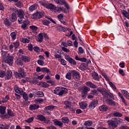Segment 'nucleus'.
<instances>
[{"label":"nucleus","mask_w":129,"mask_h":129,"mask_svg":"<svg viewBox=\"0 0 129 129\" xmlns=\"http://www.w3.org/2000/svg\"><path fill=\"white\" fill-rule=\"evenodd\" d=\"M113 99H106L105 102L110 106H115V102Z\"/></svg>","instance_id":"obj_18"},{"label":"nucleus","mask_w":129,"mask_h":129,"mask_svg":"<svg viewBox=\"0 0 129 129\" xmlns=\"http://www.w3.org/2000/svg\"><path fill=\"white\" fill-rule=\"evenodd\" d=\"M33 50L36 53H39V52H40V47H39L38 46H34L33 47Z\"/></svg>","instance_id":"obj_54"},{"label":"nucleus","mask_w":129,"mask_h":129,"mask_svg":"<svg viewBox=\"0 0 129 129\" xmlns=\"http://www.w3.org/2000/svg\"><path fill=\"white\" fill-rule=\"evenodd\" d=\"M62 51H63V52H66V53H69L70 52V50L67 48H66L64 47H61Z\"/></svg>","instance_id":"obj_58"},{"label":"nucleus","mask_w":129,"mask_h":129,"mask_svg":"<svg viewBox=\"0 0 129 129\" xmlns=\"http://www.w3.org/2000/svg\"><path fill=\"white\" fill-rule=\"evenodd\" d=\"M53 122L54 125H57L58 126H59V127H63V122H61V121L57 120V119H54Z\"/></svg>","instance_id":"obj_19"},{"label":"nucleus","mask_w":129,"mask_h":129,"mask_svg":"<svg viewBox=\"0 0 129 129\" xmlns=\"http://www.w3.org/2000/svg\"><path fill=\"white\" fill-rule=\"evenodd\" d=\"M63 104H64V108L65 109H68L70 107H71V102L69 101H65L63 102Z\"/></svg>","instance_id":"obj_27"},{"label":"nucleus","mask_w":129,"mask_h":129,"mask_svg":"<svg viewBox=\"0 0 129 129\" xmlns=\"http://www.w3.org/2000/svg\"><path fill=\"white\" fill-rule=\"evenodd\" d=\"M32 83L33 84H37V83H39V80H38V78L34 77L33 78L32 80Z\"/></svg>","instance_id":"obj_47"},{"label":"nucleus","mask_w":129,"mask_h":129,"mask_svg":"<svg viewBox=\"0 0 129 129\" xmlns=\"http://www.w3.org/2000/svg\"><path fill=\"white\" fill-rule=\"evenodd\" d=\"M69 108L70 111H71V112H72V113H75V111L76 110V108H73V107L71 106Z\"/></svg>","instance_id":"obj_61"},{"label":"nucleus","mask_w":129,"mask_h":129,"mask_svg":"<svg viewBox=\"0 0 129 129\" xmlns=\"http://www.w3.org/2000/svg\"><path fill=\"white\" fill-rule=\"evenodd\" d=\"M35 93L36 97H43L44 96V93H43L42 91H36L35 92Z\"/></svg>","instance_id":"obj_32"},{"label":"nucleus","mask_w":129,"mask_h":129,"mask_svg":"<svg viewBox=\"0 0 129 129\" xmlns=\"http://www.w3.org/2000/svg\"><path fill=\"white\" fill-rule=\"evenodd\" d=\"M78 54H85V51H84V49L82 47L80 46L78 48Z\"/></svg>","instance_id":"obj_44"},{"label":"nucleus","mask_w":129,"mask_h":129,"mask_svg":"<svg viewBox=\"0 0 129 129\" xmlns=\"http://www.w3.org/2000/svg\"><path fill=\"white\" fill-rule=\"evenodd\" d=\"M64 58L66 60H67V61H68V62H69V63L71 64V65H72V66H76V60L71 57L70 56H69V55L64 54Z\"/></svg>","instance_id":"obj_8"},{"label":"nucleus","mask_w":129,"mask_h":129,"mask_svg":"<svg viewBox=\"0 0 129 129\" xmlns=\"http://www.w3.org/2000/svg\"><path fill=\"white\" fill-rule=\"evenodd\" d=\"M99 90H100V89H97V90L94 89L93 90H91L90 92V94H92V95H97V94H98Z\"/></svg>","instance_id":"obj_36"},{"label":"nucleus","mask_w":129,"mask_h":129,"mask_svg":"<svg viewBox=\"0 0 129 129\" xmlns=\"http://www.w3.org/2000/svg\"><path fill=\"white\" fill-rule=\"evenodd\" d=\"M10 36L12 38V39L13 41H15V40H16V39H17V32H11L10 34Z\"/></svg>","instance_id":"obj_37"},{"label":"nucleus","mask_w":129,"mask_h":129,"mask_svg":"<svg viewBox=\"0 0 129 129\" xmlns=\"http://www.w3.org/2000/svg\"><path fill=\"white\" fill-rule=\"evenodd\" d=\"M121 93L123 95H124V97L126 98V99H129V93L126 91L125 90H122L121 91Z\"/></svg>","instance_id":"obj_33"},{"label":"nucleus","mask_w":129,"mask_h":129,"mask_svg":"<svg viewBox=\"0 0 129 129\" xmlns=\"http://www.w3.org/2000/svg\"><path fill=\"white\" fill-rule=\"evenodd\" d=\"M118 72L119 74H120L122 76H124V75H125V73H124V72H123V70H122V69H119Z\"/></svg>","instance_id":"obj_60"},{"label":"nucleus","mask_w":129,"mask_h":129,"mask_svg":"<svg viewBox=\"0 0 129 129\" xmlns=\"http://www.w3.org/2000/svg\"><path fill=\"white\" fill-rule=\"evenodd\" d=\"M55 108V106L49 105L44 108V110L48 111V110H52Z\"/></svg>","instance_id":"obj_38"},{"label":"nucleus","mask_w":129,"mask_h":129,"mask_svg":"<svg viewBox=\"0 0 129 129\" xmlns=\"http://www.w3.org/2000/svg\"><path fill=\"white\" fill-rule=\"evenodd\" d=\"M37 8H38V5L35 4L29 8V11L30 12H33V11L37 10Z\"/></svg>","instance_id":"obj_30"},{"label":"nucleus","mask_w":129,"mask_h":129,"mask_svg":"<svg viewBox=\"0 0 129 129\" xmlns=\"http://www.w3.org/2000/svg\"><path fill=\"white\" fill-rule=\"evenodd\" d=\"M22 42L24 43H30V40L28 39L27 38H23L22 39Z\"/></svg>","instance_id":"obj_62"},{"label":"nucleus","mask_w":129,"mask_h":129,"mask_svg":"<svg viewBox=\"0 0 129 129\" xmlns=\"http://www.w3.org/2000/svg\"><path fill=\"white\" fill-rule=\"evenodd\" d=\"M97 104H98V101L97 100H94L91 102L89 106V107L92 109L95 108V107L97 105Z\"/></svg>","instance_id":"obj_16"},{"label":"nucleus","mask_w":129,"mask_h":129,"mask_svg":"<svg viewBox=\"0 0 129 129\" xmlns=\"http://www.w3.org/2000/svg\"><path fill=\"white\" fill-rule=\"evenodd\" d=\"M14 75H15V77L18 78V79H21L26 77L25 76V70L23 68L18 69V72H15Z\"/></svg>","instance_id":"obj_4"},{"label":"nucleus","mask_w":129,"mask_h":129,"mask_svg":"<svg viewBox=\"0 0 129 129\" xmlns=\"http://www.w3.org/2000/svg\"><path fill=\"white\" fill-rule=\"evenodd\" d=\"M7 110V107L3 105L0 106V114L2 115H5L6 114V110Z\"/></svg>","instance_id":"obj_26"},{"label":"nucleus","mask_w":129,"mask_h":129,"mask_svg":"<svg viewBox=\"0 0 129 129\" xmlns=\"http://www.w3.org/2000/svg\"><path fill=\"white\" fill-rule=\"evenodd\" d=\"M15 116V113L11 109H7V113L4 115H1V117L2 119H9L10 117H14Z\"/></svg>","instance_id":"obj_5"},{"label":"nucleus","mask_w":129,"mask_h":129,"mask_svg":"<svg viewBox=\"0 0 129 129\" xmlns=\"http://www.w3.org/2000/svg\"><path fill=\"white\" fill-rule=\"evenodd\" d=\"M43 17H45L44 12H36L32 15L31 18L33 20H38L43 18Z\"/></svg>","instance_id":"obj_7"},{"label":"nucleus","mask_w":129,"mask_h":129,"mask_svg":"<svg viewBox=\"0 0 129 129\" xmlns=\"http://www.w3.org/2000/svg\"><path fill=\"white\" fill-rule=\"evenodd\" d=\"M118 95L119 96V97L121 98V101H122L123 103H124V104H126V103H125V100L124 99V98L123 97V96H122L121 93H120V92H118Z\"/></svg>","instance_id":"obj_46"},{"label":"nucleus","mask_w":129,"mask_h":129,"mask_svg":"<svg viewBox=\"0 0 129 129\" xmlns=\"http://www.w3.org/2000/svg\"><path fill=\"white\" fill-rule=\"evenodd\" d=\"M28 50L29 51H30V52H32L33 50H34V47H33V44H32V43H31L28 44Z\"/></svg>","instance_id":"obj_52"},{"label":"nucleus","mask_w":129,"mask_h":129,"mask_svg":"<svg viewBox=\"0 0 129 129\" xmlns=\"http://www.w3.org/2000/svg\"><path fill=\"white\" fill-rule=\"evenodd\" d=\"M86 85L90 88H93L94 89H96V88H97V86L96 85H94V84L90 81L86 82Z\"/></svg>","instance_id":"obj_21"},{"label":"nucleus","mask_w":129,"mask_h":129,"mask_svg":"<svg viewBox=\"0 0 129 129\" xmlns=\"http://www.w3.org/2000/svg\"><path fill=\"white\" fill-rule=\"evenodd\" d=\"M109 85L111 87L112 89H113L114 90H116V87H115V85L112 83L111 82H109Z\"/></svg>","instance_id":"obj_51"},{"label":"nucleus","mask_w":129,"mask_h":129,"mask_svg":"<svg viewBox=\"0 0 129 129\" xmlns=\"http://www.w3.org/2000/svg\"><path fill=\"white\" fill-rule=\"evenodd\" d=\"M5 63L9 64L10 66H12L14 64V56L11 55H8L5 59Z\"/></svg>","instance_id":"obj_9"},{"label":"nucleus","mask_w":129,"mask_h":129,"mask_svg":"<svg viewBox=\"0 0 129 129\" xmlns=\"http://www.w3.org/2000/svg\"><path fill=\"white\" fill-rule=\"evenodd\" d=\"M84 125L85 126H91V125H92V121L91 120L86 121L84 122Z\"/></svg>","instance_id":"obj_41"},{"label":"nucleus","mask_w":129,"mask_h":129,"mask_svg":"<svg viewBox=\"0 0 129 129\" xmlns=\"http://www.w3.org/2000/svg\"><path fill=\"white\" fill-rule=\"evenodd\" d=\"M122 15L125 17V18H126V19H129V14L126 11L123 10V12H122Z\"/></svg>","instance_id":"obj_45"},{"label":"nucleus","mask_w":129,"mask_h":129,"mask_svg":"<svg viewBox=\"0 0 129 129\" xmlns=\"http://www.w3.org/2000/svg\"><path fill=\"white\" fill-rule=\"evenodd\" d=\"M72 76L76 79H80V73L76 70L71 71Z\"/></svg>","instance_id":"obj_12"},{"label":"nucleus","mask_w":129,"mask_h":129,"mask_svg":"<svg viewBox=\"0 0 129 129\" xmlns=\"http://www.w3.org/2000/svg\"><path fill=\"white\" fill-rule=\"evenodd\" d=\"M1 50H6V51L9 50V46H7L6 44H4L2 46Z\"/></svg>","instance_id":"obj_57"},{"label":"nucleus","mask_w":129,"mask_h":129,"mask_svg":"<svg viewBox=\"0 0 129 129\" xmlns=\"http://www.w3.org/2000/svg\"><path fill=\"white\" fill-rule=\"evenodd\" d=\"M42 23L43 24V25H44V26H49V25L51 24V22L49 20L45 19L42 21Z\"/></svg>","instance_id":"obj_39"},{"label":"nucleus","mask_w":129,"mask_h":129,"mask_svg":"<svg viewBox=\"0 0 129 129\" xmlns=\"http://www.w3.org/2000/svg\"><path fill=\"white\" fill-rule=\"evenodd\" d=\"M36 119L40 121H46V117L43 114L38 115L36 116Z\"/></svg>","instance_id":"obj_22"},{"label":"nucleus","mask_w":129,"mask_h":129,"mask_svg":"<svg viewBox=\"0 0 129 129\" xmlns=\"http://www.w3.org/2000/svg\"><path fill=\"white\" fill-rule=\"evenodd\" d=\"M113 115L116 117H121V116H122V114L119 112H114Z\"/></svg>","instance_id":"obj_42"},{"label":"nucleus","mask_w":129,"mask_h":129,"mask_svg":"<svg viewBox=\"0 0 129 129\" xmlns=\"http://www.w3.org/2000/svg\"><path fill=\"white\" fill-rule=\"evenodd\" d=\"M109 129L116 128L118 124L121 123V121L119 118H113L112 120L107 121Z\"/></svg>","instance_id":"obj_1"},{"label":"nucleus","mask_w":129,"mask_h":129,"mask_svg":"<svg viewBox=\"0 0 129 129\" xmlns=\"http://www.w3.org/2000/svg\"><path fill=\"white\" fill-rule=\"evenodd\" d=\"M45 18L46 19H48V20L50 21V22H51V23H52L53 24H56V22H55V21H54V20H53V19L51 18V17L46 16Z\"/></svg>","instance_id":"obj_59"},{"label":"nucleus","mask_w":129,"mask_h":129,"mask_svg":"<svg viewBox=\"0 0 129 129\" xmlns=\"http://www.w3.org/2000/svg\"><path fill=\"white\" fill-rule=\"evenodd\" d=\"M44 101V99L42 98H38L35 100V102H36V103H42Z\"/></svg>","instance_id":"obj_53"},{"label":"nucleus","mask_w":129,"mask_h":129,"mask_svg":"<svg viewBox=\"0 0 129 129\" xmlns=\"http://www.w3.org/2000/svg\"><path fill=\"white\" fill-rule=\"evenodd\" d=\"M46 129H57V127L54 125L46 126Z\"/></svg>","instance_id":"obj_64"},{"label":"nucleus","mask_w":129,"mask_h":129,"mask_svg":"<svg viewBox=\"0 0 129 129\" xmlns=\"http://www.w3.org/2000/svg\"><path fill=\"white\" fill-rule=\"evenodd\" d=\"M72 77V73L71 72H68L66 75V78L68 79V80H71V78Z\"/></svg>","instance_id":"obj_43"},{"label":"nucleus","mask_w":129,"mask_h":129,"mask_svg":"<svg viewBox=\"0 0 129 129\" xmlns=\"http://www.w3.org/2000/svg\"><path fill=\"white\" fill-rule=\"evenodd\" d=\"M90 90V88L85 86L82 90V94H87L88 93V92Z\"/></svg>","instance_id":"obj_28"},{"label":"nucleus","mask_w":129,"mask_h":129,"mask_svg":"<svg viewBox=\"0 0 129 129\" xmlns=\"http://www.w3.org/2000/svg\"><path fill=\"white\" fill-rule=\"evenodd\" d=\"M92 79L96 81H100V78H102L101 75H99L98 74L95 72L92 74Z\"/></svg>","instance_id":"obj_11"},{"label":"nucleus","mask_w":129,"mask_h":129,"mask_svg":"<svg viewBox=\"0 0 129 129\" xmlns=\"http://www.w3.org/2000/svg\"><path fill=\"white\" fill-rule=\"evenodd\" d=\"M29 28L31 29V30L34 31V32H37V30H38V27L34 25L30 26Z\"/></svg>","instance_id":"obj_49"},{"label":"nucleus","mask_w":129,"mask_h":129,"mask_svg":"<svg viewBox=\"0 0 129 129\" xmlns=\"http://www.w3.org/2000/svg\"><path fill=\"white\" fill-rule=\"evenodd\" d=\"M46 9L50 10L51 12H55V11H56V7H55V6L52 4H49L47 5Z\"/></svg>","instance_id":"obj_24"},{"label":"nucleus","mask_w":129,"mask_h":129,"mask_svg":"<svg viewBox=\"0 0 129 129\" xmlns=\"http://www.w3.org/2000/svg\"><path fill=\"white\" fill-rule=\"evenodd\" d=\"M17 15L15 13H12L9 16L10 21H11L12 23H15V22L17 21Z\"/></svg>","instance_id":"obj_14"},{"label":"nucleus","mask_w":129,"mask_h":129,"mask_svg":"<svg viewBox=\"0 0 129 129\" xmlns=\"http://www.w3.org/2000/svg\"><path fill=\"white\" fill-rule=\"evenodd\" d=\"M33 120H34V117H30L29 118L25 120V122H27L28 123H31V122H32V121H33Z\"/></svg>","instance_id":"obj_50"},{"label":"nucleus","mask_w":129,"mask_h":129,"mask_svg":"<svg viewBox=\"0 0 129 129\" xmlns=\"http://www.w3.org/2000/svg\"><path fill=\"white\" fill-rule=\"evenodd\" d=\"M61 120L63 123H69V118L67 117H63Z\"/></svg>","instance_id":"obj_40"},{"label":"nucleus","mask_w":129,"mask_h":129,"mask_svg":"<svg viewBox=\"0 0 129 129\" xmlns=\"http://www.w3.org/2000/svg\"><path fill=\"white\" fill-rule=\"evenodd\" d=\"M43 33H40L38 34V41L39 43H42L44 40Z\"/></svg>","instance_id":"obj_31"},{"label":"nucleus","mask_w":129,"mask_h":129,"mask_svg":"<svg viewBox=\"0 0 129 129\" xmlns=\"http://www.w3.org/2000/svg\"><path fill=\"white\" fill-rule=\"evenodd\" d=\"M99 92L101 93L105 98V99H114V97L113 96V94H112L110 92L106 90L105 89H103L102 90H98Z\"/></svg>","instance_id":"obj_2"},{"label":"nucleus","mask_w":129,"mask_h":129,"mask_svg":"<svg viewBox=\"0 0 129 129\" xmlns=\"http://www.w3.org/2000/svg\"><path fill=\"white\" fill-rule=\"evenodd\" d=\"M54 2L57 4V5L64 6V8H66L68 11L70 9L69 4L66 2V0H54Z\"/></svg>","instance_id":"obj_6"},{"label":"nucleus","mask_w":129,"mask_h":129,"mask_svg":"<svg viewBox=\"0 0 129 129\" xmlns=\"http://www.w3.org/2000/svg\"><path fill=\"white\" fill-rule=\"evenodd\" d=\"M67 91H68V90L66 88L57 87L54 89V94H56V95H59V96H63L67 93Z\"/></svg>","instance_id":"obj_3"},{"label":"nucleus","mask_w":129,"mask_h":129,"mask_svg":"<svg viewBox=\"0 0 129 129\" xmlns=\"http://www.w3.org/2000/svg\"><path fill=\"white\" fill-rule=\"evenodd\" d=\"M4 24L6 27H11L13 22H11L9 18H5L4 19Z\"/></svg>","instance_id":"obj_15"},{"label":"nucleus","mask_w":129,"mask_h":129,"mask_svg":"<svg viewBox=\"0 0 129 129\" xmlns=\"http://www.w3.org/2000/svg\"><path fill=\"white\" fill-rule=\"evenodd\" d=\"M14 47L15 49H18V48L20 47V42H19V40H17L15 42L11 43L9 45V51H10V52H13Z\"/></svg>","instance_id":"obj_10"},{"label":"nucleus","mask_w":129,"mask_h":129,"mask_svg":"<svg viewBox=\"0 0 129 129\" xmlns=\"http://www.w3.org/2000/svg\"><path fill=\"white\" fill-rule=\"evenodd\" d=\"M16 64L17 65H18V66H23L24 65V62H23V60L21 58H18L16 61H15Z\"/></svg>","instance_id":"obj_34"},{"label":"nucleus","mask_w":129,"mask_h":129,"mask_svg":"<svg viewBox=\"0 0 129 129\" xmlns=\"http://www.w3.org/2000/svg\"><path fill=\"white\" fill-rule=\"evenodd\" d=\"M80 107L81 109H86L87 108V103L86 102H81L79 103Z\"/></svg>","instance_id":"obj_25"},{"label":"nucleus","mask_w":129,"mask_h":129,"mask_svg":"<svg viewBox=\"0 0 129 129\" xmlns=\"http://www.w3.org/2000/svg\"><path fill=\"white\" fill-rule=\"evenodd\" d=\"M24 17L25 16L19 17V18L18 19L19 24H23V23H24V22H25V20H24V19H25Z\"/></svg>","instance_id":"obj_48"},{"label":"nucleus","mask_w":129,"mask_h":129,"mask_svg":"<svg viewBox=\"0 0 129 129\" xmlns=\"http://www.w3.org/2000/svg\"><path fill=\"white\" fill-rule=\"evenodd\" d=\"M37 63L40 66H43V65H44L45 64V62H44V61H43L41 59H38L37 60Z\"/></svg>","instance_id":"obj_55"},{"label":"nucleus","mask_w":129,"mask_h":129,"mask_svg":"<svg viewBox=\"0 0 129 129\" xmlns=\"http://www.w3.org/2000/svg\"><path fill=\"white\" fill-rule=\"evenodd\" d=\"M100 111H106L108 109V107L106 105H102L99 107Z\"/></svg>","instance_id":"obj_29"},{"label":"nucleus","mask_w":129,"mask_h":129,"mask_svg":"<svg viewBox=\"0 0 129 129\" xmlns=\"http://www.w3.org/2000/svg\"><path fill=\"white\" fill-rule=\"evenodd\" d=\"M10 124H9V123H5L4 124V129H9V128H10Z\"/></svg>","instance_id":"obj_63"},{"label":"nucleus","mask_w":129,"mask_h":129,"mask_svg":"<svg viewBox=\"0 0 129 129\" xmlns=\"http://www.w3.org/2000/svg\"><path fill=\"white\" fill-rule=\"evenodd\" d=\"M40 108V106L38 104H32L29 106L30 110H36Z\"/></svg>","instance_id":"obj_17"},{"label":"nucleus","mask_w":129,"mask_h":129,"mask_svg":"<svg viewBox=\"0 0 129 129\" xmlns=\"http://www.w3.org/2000/svg\"><path fill=\"white\" fill-rule=\"evenodd\" d=\"M13 76V72L11 71H8L5 73V79L6 80H10Z\"/></svg>","instance_id":"obj_13"},{"label":"nucleus","mask_w":129,"mask_h":129,"mask_svg":"<svg viewBox=\"0 0 129 129\" xmlns=\"http://www.w3.org/2000/svg\"><path fill=\"white\" fill-rule=\"evenodd\" d=\"M18 17H25V12L22 9L17 10L16 12Z\"/></svg>","instance_id":"obj_20"},{"label":"nucleus","mask_w":129,"mask_h":129,"mask_svg":"<svg viewBox=\"0 0 129 129\" xmlns=\"http://www.w3.org/2000/svg\"><path fill=\"white\" fill-rule=\"evenodd\" d=\"M22 60L25 63H28L31 61V58L29 57V56H27L26 55H22L21 56Z\"/></svg>","instance_id":"obj_23"},{"label":"nucleus","mask_w":129,"mask_h":129,"mask_svg":"<svg viewBox=\"0 0 129 129\" xmlns=\"http://www.w3.org/2000/svg\"><path fill=\"white\" fill-rule=\"evenodd\" d=\"M5 76H6V72H5V71H0V77H1V78H4V77H5Z\"/></svg>","instance_id":"obj_56"},{"label":"nucleus","mask_w":129,"mask_h":129,"mask_svg":"<svg viewBox=\"0 0 129 129\" xmlns=\"http://www.w3.org/2000/svg\"><path fill=\"white\" fill-rule=\"evenodd\" d=\"M21 95L23 96V98L24 99L25 101H28L29 100V97L28 96V94L26 93L25 92H23Z\"/></svg>","instance_id":"obj_35"}]
</instances>
